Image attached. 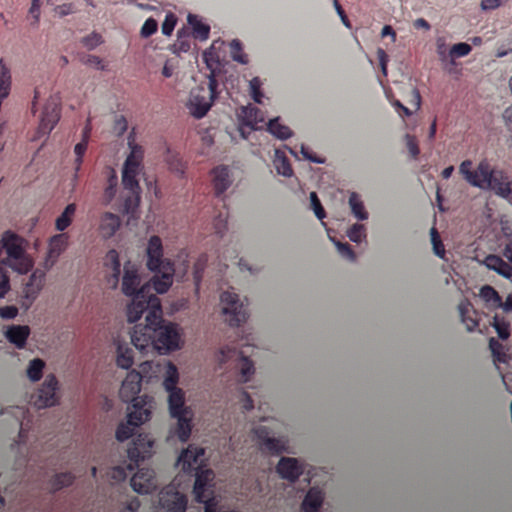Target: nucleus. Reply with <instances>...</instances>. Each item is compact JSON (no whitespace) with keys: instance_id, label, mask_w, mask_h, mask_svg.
<instances>
[{"instance_id":"obj_1","label":"nucleus","mask_w":512,"mask_h":512,"mask_svg":"<svg viewBox=\"0 0 512 512\" xmlns=\"http://www.w3.org/2000/svg\"><path fill=\"white\" fill-rule=\"evenodd\" d=\"M142 314H146L145 325H135L130 334V340L139 352L147 354L149 351H157L167 354L179 349V333L175 325L163 321L159 299L152 298L142 303L136 300L132 305H128L130 323L139 321Z\"/></svg>"},{"instance_id":"obj_2","label":"nucleus","mask_w":512,"mask_h":512,"mask_svg":"<svg viewBox=\"0 0 512 512\" xmlns=\"http://www.w3.org/2000/svg\"><path fill=\"white\" fill-rule=\"evenodd\" d=\"M104 267H106V283L110 289H116L120 283V290L123 295L132 298L129 306L135 301H149L159 298L156 294H160L154 289L153 279L149 282L141 284L139 268L131 261L125 262L123 267L118 259V252L114 249L107 251L104 257Z\"/></svg>"},{"instance_id":"obj_3","label":"nucleus","mask_w":512,"mask_h":512,"mask_svg":"<svg viewBox=\"0 0 512 512\" xmlns=\"http://www.w3.org/2000/svg\"><path fill=\"white\" fill-rule=\"evenodd\" d=\"M141 387V375L133 370L126 375L120 386L119 396L123 402H132L129 407L128 420L120 423L116 430V439L119 442L128 440L133 435V430L150 419V399L147 396L138 397Z\"/></svg>"},{"instance_id":"obj_4","label":"nucleus","mask_w":512,"mask_h":512,"mask_svg":"<svg viewBox=\"0 0 512 512\" xmlns=\"http://www.w3.org/2000/svg\"><path fill=\"white\" fill-rule=\"evenodd\" d=\"M459 173L470 186L490 190L498 197L512 200V179L503 169L493 166L488 160H480L476 168H473L471 160H466L460 163Z\"/></svg>"},{"instance_id":"obj_5","label":"nucleus","mask_w":512,"mask_h":512,"mask_svg":"<svg viewBox=\"0 0 512 512\" xmlns=\"http://www.w3.org/2000/svg\"><path fill=\"white\" fill-rule=\"evenodd\" d=\"M179 381V374L175 364L169 363L166 366L164 389L168 393V411L169 416L176 420L174 434L178 437L179 442L186 443L192 432V409L185 405V392L177 387Z\"/></svg>"},{"instance_id":"obj_6","label":"nucleus","mask_w":512,"mask_h":512,"mask_svg":"<svg viewBox=\"0 0 512 512\" xmlns=\"http://www.w3.org/2000/svg\"><path fill=\"white\" fill-rule=\"evenodd\" d=\"M28 242L20 235L6 230L0 239V264L18 274H26L33 267V261L26 252Z\"/></svg>"},{"instance_id":"obj_7","label":"nucleus","mask_w":512,"mask_h":512,"mask_svg":"<svg viewBox=\"0 0 512 512\" xmlns=\"http://www.w3.org/2000/svg\"><path fill=\"white\" fill-rule=\"evenodd\" d=\"M146 258V267L156 273L153 276L156 292L166 293L172 285L175 268L172 262L163 258L162 240L158 236L150 237L146 246Z\"/></svg>"},{"instance_id":"obj_8","label":"nucleus","mask_w":512,"mask_h":512,"mask_svg":"<svg viewBox=\"0 0 512 512\" xmlns=\"http://www.w3.org/2000/svg\"><path fill=\"white\" fill-rule=\"evenodd\" d=\"M207 86L198 85L189 92L186 109L195 119H202L211 110L213 102L218 98L221 90L216 76L208 74Z\"/></svg>"},{"instance_id":"obj_9","label":"nucleus","mask_w":512,"mask_h":512,"mask_svg":"<svg viewBox=\"0 0 512 512\" xmlns=\"http://www.w3.org/2000/svg\"><path fill=\"white\" fill-rule=\"evenodd\" d=\"M139 174V166H134L133 163L125 161L122 169V185L129 195L125 196L123 200V213L132 214L136 211L140 201V187L137 175Z\"/></svg>"},{"instance_id":"obj_10","label":"nucleus","mask_w":512,"mask_h":512,"mask_svg":"<svg viewBox=\"0 0 512 512\" xmlns=\"http://www.w3.org/2000/svg\"><path fill=\"white\" fill-rule=\"evenodd\" d=\"M194 495L198 503L204 504L205 512H237V511H220L216 506V500L211 496L212 491L209 484L213 479V472L210 469H195Z\"/></svg>"},{"instance_id":"obj_11","label":"nucleus","mask_w":512,"mask_h":512,"mask_svg":"<svg viewBox=\"0 0 512 512\" xmlns=\"http://www.w3.org/2000/svg\"><path fill=\"white\" fill-rule=\"evenodd\" d=\"M221 309L230 326H239L247 319V306L240 300L234 291H225L221 294Z\"/></svg>"},{"instance_id":"obj_12","label":"nucleus","mask_w":512,"mask_h":512,"mask_svg":"<svg viewBox=\"0 0 512 512\" xmlns=\"http://www.w3.org/2000/svg\"><path fill=\"white\" fill-rule=\"evenodd\" d=\"M234 358L237 360V369L240 370L241 381L245 383L254 374V364H252L244 352L226 346L221 348L217 355L218 364L220 365H224L227 361Z\"/></svg>"},{"instance_id":"obj_13","label":"nucleus","mask_w":512,"mask_h":512,"mask_svg":"<svg viewBox=\"0 0 512 512\" xmlns=\"http://www.w3.org/2000/svg\"><path fill=\"white\" fill-rule=\"evenodd\" d=\"M59 120V98L52 96L42 109L40 125H38V136H48Z\"/></svg>"},{"instance_id":"obj_14","label":"nucleus","mask_w":512,"mask_h":512,"mask_svg":"<svg viewBox=\"0 0 512 512\" xmlns=\"http://www.w3.org/2000/svg\"><path fill=\"white\" fill-rule=\"evenodd\" d=\"M186 496L175 489L174 486H167L159 493V512H185Z\"/></svg>"},{"instance_id":"obj_15","label":"nucleus","mask_w":512,"mask_h":512,"mask_svg":"<svg viewBox=\"0 0 512 512\" xmlns=\"http://www.w3.org/2000/svg\"><path fill=\"white\" fill-rule=\"evenodd\" d=\"M58 381L55 376L49 375L45 378L41 388L32 396V403L38 409L52 407L56 403V386Z\"/></svg>"},{"instance_id":"obj_16","label":"nucleus","mask_w":512,"mask_h":512,"mask_svg":"<svg viewBox=\"0 0 512 512\" xmlns=\"http://www.w3.org/2000/svg\"><path fill=\"white\" fill-rule=\"evenodd\" d=\"M130 486L138 494H150L157 489L156 477L150 468H141L130 479Z\"/></svg>"},{"instance_id":"obj_17","label":"nucleus","mask_w":512,"mask_h":512,"mask_svg":"<svg viewBox=\"0 0 512 512\" xmlns=\"http://www.w3.org/2000/svg\"><path fill=\"white\" fill-rule=\"evenodd\" d=\"M153 448V440L147 434H139L132 441V445L128 448V456L130 461L138 465L140 461L149 458L151 449Z\"/></svg>"},{"instance_id":"obj_18","label":"nucleus","mask_w":512,"mask_h":512,"mask_svg":"<svg viewBox=\"0 0 512 512\" xmlns=\"http://www.w3.org/2000/svg\"><path fill=\"white\" fill-rule=\"evenodd\" d=\"M280 478L295 483L304 472V464L297 458L282 457L276 466Z\"/></svg>"},{"instance_id":"obj_19","label":"nucleus","mask_w":512,"mask_h":512,"mask_svg":"<svg viewBox=\"0 0 512 512\" xmlns=\"http://www.w3.org/2000/svg\"><path fill=\"white\" fill-rule=\"evenodd\" d=\"M256 437L263 449L272 454H281L287 452V440L284 437H273L266 427L256 428Z\"/></svg>"},{"instance_id":"obj_20","label":"nucleus","mask_w":512,"mask_h":512,"mask_svg":"<svg viewBox=\"0 0 512 512\" xmlns=\"http://www.w3.org/2000/svg\"><path fill=\"white\" fill-rule=\"evenodd\" d=\"M205 450L196 446H188L184 451L179 454L178 467L184 472H191L200 469L202 465V457Z\"/></svg>"},{"instance_id":"obj_21","label":"nucleus","mask_w":512,"mask_h":512,"mask_svg":"<svg viewBox=\"0 0 512 512\" xmlns=\"http://www.w3.org/2000/svg\"><path fill=\"white\" fill-rule=\"evenodd\" d=\"M68 236L66 233L55 234L51 237L50 243H48L47 257H45L44 267L50 270L56 261H58L61 253L67 249Z\"/></svg>"},{"instance_id":"obj_22","label":"nucleus","mask_w":512,"mask_h":512,"mask_svg":"<svg viewBox=\"0 0 512 512\" xmlns=\"http://www.w3.org/2000/svg\"><path fill=\"white\" fill-rule=\"evenodd\" d=\"M241 127L240 131L244 133V129L259 130L264 125V118L261 111L255 106L248 105L241 108L240 115Z\"/></svg>"},{"instance_id":"obj_23","label":"nucleus","mask_w":512,"mask_h":512,"mask_svg":"<svg viewBox=\"0 0 512 512\" xmlns=\"http://www.w3.org/2000/svg\"><path fill=\"white\" fill-rule=\"evenodd\" d=\"M102 175L104 180L102 204L103 206H108L114 200L115 195H117L118 178L117 173L111 166L104 167Z\"/></svg>"},{"instance_id":"obj_24","label":"nucleus","mask_w":512,"mask_h":512,"mask_svg":"<svg viewBox=\"0 0 512 512\" xmlns=\"http://www.w3.org/2000/svg\"><path fill=\"white\" fill-rule=\"evenodd\" d=\"M212 185H214L215 195H223L231 186L232 178L228 166L220 165L211 171Z\"/></svg>"},{"instance_id":"obj_25","label":"nucleus","mask_w":512,"mask_h":512,"mask_svg":"<svg viewBox=\"0 0 512 512\" xmlns=\"http://www.w3.org/2000/svg\"><path fill=\"white\" fill-rule=\"evenodd\" d=\"M47 269L42 270L40 268L35 269L30 276V280H28L27 284H25L24 288V297L28 301L32 302L38 296V293L41 291L43 282L45 281V272Z\"/></svg>"},{"instance_id":"obj_26","label":"nucleus","mask_w":512,"mask_h":512,"mask_svg":"<svg viewBox=\"0 0 512 512\" xmlns=\"http://www.w3.org/2000/svg\"><path fill=\"white\" fill-rule=\"evenodd\" d=\"M482 264L505 279H510L512 277V267L500 256L488 255L483 259Z\"/></svg>"},{"instance_id":"obj_27","label":"nucleus","mask_w":512,"mask_h":512,"mask_svg":"<svg viewBox=\"0 0 512 512\" xmlns=\"http://www.w3.org/2000/svg\"><path fill=\"white\" fill-rule=\"evenodd\" d=\"M6 340L19 349H23L29 337L27 325H12L5 333Z\"/></svg>"},{"instance_id":"obj_28","label":"nucleus","mask_w":512,"mask_h":512,"mask_svg":"<svg viewBox=\"0 0 512 512\" xmlns=\"http://www.w3.org/2000/svg\"><path fill=\"white\" fill-rule=\"evenodd\" d=\"M186 21H188V25L192 29V37L200 41L208 40L209 31H211V28L207 23L202 21L201 17L195 14H188Z\"/></svg>"},{"instance_id":"obj_29","label":"nucleus","mask_w":512,"mask_h":512,"mask_svg":"<svg viewBox=\"0 0 512 512\" xmlns=\"http://www.w3.org/2000/svg\"><path fill=\"white\" fill-rule=\"evenodd\" d=\"M119 228L120 218L117 215L106 212L100 218V233H102L103 238L109 239L113 237Z\"/></svg>"},{"instance_id":"obj_30","label":"nucleus","mask_w":512,"mask_h":512,"mask_svg":"<svg viewBox=\"0 0 512 512\" xmlns=\"http://www.w3.org/2000/svg\"><path fill=\"white\" fill-rule=\"evenodd\" d=\"M323 502V493L317 487L310 488L302 502L303 512H317Z\"/></svg>"},{"instance_id":"obj_31","label":"nucleus","mask_w":512,"mask_h":512,"mask_svg":"<svg viewBox=\"0 0 512 512\" xmlns=\"http://www.w3.org/2000/svg\"><path fill=\"white\" fill-rule=\"evenodd\" d=\"M273 166L278 175L285 178L293 176V169H291L290 162L281 149L274 150Z\"/></svg>"},{"instance_id":"obj_32","label":"nucleus","mask_w":512,"mask_h":512,"mask_svg":"<svg viewBox=\"0 0 512 512\" xmlns=\"http://www.w3.org/2000/svg\"><path fill=\"white\" fill-rule=\"evenodd\" d=\"M11 85L12 75L10 74L9 66L0 59V99H6L9 96Z\"/></svg>"},{"instance_id":"obj_33","label":"nucleus","mask_w":512,"mask_h":512,"mask_svg":"<svg viewBox=\"0 0 512 512\" xmlns=\"http://www.w3.org/2000/svg\"><path fill=\"white\" fill-rule=\"evenodd\" d=\"M267 131H269L272 136L276 137L279 140H287L291 137V130L288 126H284L280 123V118L276 117L274 119H270L266 124Z\"/></svg>"},{"instance_id":"obj_34","label":"nucleus","mask_w":512,"mask_h":512,"mask_svg":"<svg viewBox=\"0 0 512 512\" xmlns=\"http://www.w3.org/2000/svg\"><path fill=\"white\" fill-rule=\"evenodd\" d=\"M116 364L119 368L129 369L133 365V350L121 343H117Z\"/></svg>"},{"instance_id":"obj_35","label":"nucleus","mask_w":512,"mask_h":512,"mask_svg":"<svg viewBox=\"0 0 512 512\" xmlns=\"http://www.w3.org/2000/svg\"><path fill=\"white\" fill-rule=\"evenodd\" d=\"M349 208H351V213L357 218L359 221H364L368 219V212H366L365 207L363 206L362 200H360L359 195L357 193H352L349 196Z\"/></svg>"},{"instance_id":"obj_36","label":"nucleus","mask_w":512,"mask_h":512,"mask_svg":"<svg viewBox=\"0 0 512 512\" xmlns=\"http://www.w3.org/2000/svg\"><path fill=\"white\" fill-rule=\"evenodd\" d=\"M74 481V476L70 472H61L52 477L50 486L52 492H57L65 487H68Z\"/></svg>"},{"instance_id":"obj_37","label":"nucleus","mask_w":512,"mask_h":512,"mask_svg":"<svg viewBox=\"0 0 512 512\" xmlns=\"http://www.w3.org/2000/svg\"><path fill=\"white\" fill-rule=\"evenodd\" d=\"M75 213V204H68L66 209H64L63 213L58 216L57 221H55V228L58 231H64L71 224V217Z\"/></svg>"},{"instance_id":"obj_38","label":"nucleus","mask_w":512,"mask_h":512,"mask_svg":"<svg viewBox=\"0 0 512 512\" xmlns=\"http://www.w3.org/2000/svg\"><path fill=\"white\" fill-rule=\"evenodd\" d=\"M45 367V362L40 358H35L31 360L30 364H28L27 368V376L28 379L32 382H37L42 377V370Z\"/></svg>"},{"instance_id":"obj_39","label":"nucleus","mask_w":512,"mask_h":512,"mask_svg":"<svg viewBox=\"0 0 512 512\" xmlns=\"http://www.w3.org/2000/svg\"><path fill=\"white\" fill-rule=\"evenodd\" d=\"M230 56L233 61L246 65L248 63L247 55L242 51V44L238 39L230 42Z\"/></svg>"},{"instance_id":"obj_40","label":"nucleus","mask_w":512,"mask_h":512,"mask_svg":"<svg viewBox=\"0 0 512 512\" xmlns=\"http://www.w3.org/2000/svg\"><path fill=\"white\" fill-rule=\"evenodd\" d=\"M261 86H263V82L259 77L251 78L250 82H248V91H250L251 99L258 104H263L264 94L261 91Z\"/></svg>"},{"instance_id":"obj_41","label":"nucleus","mask_w":512,"mask_h":512,"mask_svg":"<svg viewBox=\"0 0 512 512\" xmlns=\"http://www.w3.org/2000/svg\"><path fill=\"white\" fill-rule=\"evenodd\" d=\"M459 313L460 317H462V322L465 324L466 329H468L469 332L474 331L477 327V322L474 318H472L470 313V304L469 302H460L459 304Z\"/></svg>"},{"instance_id":"obj_42","label":"nucleus","mask_w":512,"mask_h":512,"mask_svg":"<svg viewBox=\"0 0 512 512\" xmlns=\"http://www.w3.org/2000/svg\"><path fill=\"white\" fill-rule=\"evenodd\" d=\"M346 235H348L349 240L351 242L360 243L366 238V232H365V226L359 223H355L349 228L348 232H346Z\"/></svg>"},{"instance_id":"obj_43","label":"nucleus","mask_w":512,"mask_h":512,"mask_svg":"<svg viewBox=\"0 0 512 512\" xmlns=\"http://www.w3.org/2000/svg\"><path fill=\"white\" fill-rule=\"evenodd\" d=\"M489 349H491L493 358H495L496 362H506V354L503 351V346L501 343H499V341L495 340L494 338L489 339Z\"/></svg>"},{"instance_id":"obj_44","label":"nucleus","mask_w":512,"mask_h":512,"mask_svg":"<svg viewBox=\"0 0 512 512\" xmlns=\"http://www.w3.org/2000/svg\"><path fill=\"white\" fill-rule=\"evenodd\" d=\"M493 329L498 333V337L501 338V340H506L509 337V323L503 318H499L498 316L493 318Z\"/></svg>"},{"instance_id":"obj_45","label":"nucleus","mask_w":512,"mask_h":512,"mask_svg":"<svg viewBox=\"0 0 512 512\" xmlns=\"http://www.w3.org/2000/svg\"><path fill=\"white\" fill-rule=\"evenodd\" d=\"M5 267V264L0 263V299L5 298L10 291L9 275H7Z\"/></svg>"},{"instance_id":"obj_46","label":"nucleus","mask_w":512,"mask_h":512,"mask_svg":"<svg viewBox=\"0 0 512 512\" xmlns=\"http://www.w3.org/2000/svg\"><path fill=\"white\" fill-rule=\"evenodd\" d=\"M471 52V46L468 43L460 42L450 48V56L452 58H462L469 55Z\"/></svg>"},{"instance_id":"obj_47","label":"nucleus","mask_w":512,"mask_h":512,"mask_svg":"<svg viewBox=\"0 0 512 512\" xmlns=\"http://www.w3.org/2000/svg\"><path fill=\"white\" fill-rule=\"evenodd\" d=\"M334 241V244L336 246V249H338L339 255L342 256V258L348 260V261H355V252H353L352 248H350L349 244L342 243L340 241Z\"/></svg>"},{"instance_id":"obj_48","label":"nucleus","mask_w":512,"mask_h":512,"mask_svg":"<svg viewBox=\"0 0 512 512\" xmlns=\"http://www.w3.org/2000/svg\"><path fill=\"white\" fill-rule=\"evenodd\" d=\"M310 206H312V210L313 213H315L316 218L322 220L326 217V213L320 204V200L317 197L316 192H310Z\"/></svg>"},{"instance_id":"obj_49","label":"nucleus","mask_w":512,"mask_h":512,"mask_svg":"<svg viewBox=\"0 0 512 512\" xmlns=\"http://www.w3.org/2000/svg\"><path fill=\"white\" fill-rule=\"evenodd\" d=\"M480 296L487 302L491 303H500L499 294H497L496 290L491 286H484L480 289Z\"/></svg>"},{"instance_id":"obj_50","label":"nucleus","mask_w":512,"mask_h":512,"mask_svg":"<svg viewBox=\"0 0 512 512\" xmlns=\"http://www.w3.org/2000/svg\"><path fill=\"white\" fill-rule=\"evenodd\" d=\"M87 145L88 142L85 140H81L74 146V154H76V174L78 173L79 169L81 168L82 163V157L85 154V151H87ZM77 178V176H74Z\"/></svg>"},{"instance_id":"obj_51","label":"nucleus","mask_w":512,"mask_h":512,"mask_svg":"<svg viewBox=\"0 0 512 512\" xmlns=\"http://www.w3.org/2000/svg\"><path fill=\"white\" fill-rule=\"evenodd\" d=\"M157 31V22L152 18L146 19L145 23H143L142 28H140V36L144 38H149L151 35L156 33Z\"/></svg>"},{"instance_id":"obj_52","label":"nucleus","mask_w":512,"mask_h":512,"mask_svg":"<svg viewBox=\"0 0 512 512\" xmlns=\"http://www.w3.org/2000/svg\"><path fill=\"white\" fill-rule=\"evenodd\" d=\"M430 235H432L434 254H436V256H438L439 258H443L445 253L444 246L440 241V237H438L437 230H435V228H432V230H430Z\"/></svg>"},{"instance_id":"obj_53","label":"nucleus","mask_w":512,"mask_h":512,"mask_svg":"<svg viewBox=\"0 0 512 512\" xmlns=\"http://www.w3.org/2000/svg\"><path fill=\"white\" fill-rule=\"evenodd\" d=\"M81 42H83L84 47L91 50V49L96 48L98 45H100L101 36L97 33H91V34L83 37V40H81Z\"/></svg>"},{"instance_id":"obj_54","label":"nucleus","mask_w":512,"mask_h":512,"mask_svg":"<svg viewBox=\"0 0 512 512\" xmlns=\"http://www.w3.org/2000/svg\"><path fill=\"white\" fill-rule=\"evenodd\" d=\"M176 19L173 14H168L165 17L164 23H162L161 30L162 34L170 36L173 29H175Z\"/></svg>"},{"instance_id":"obj_55","label":"nucleus","mask_w":512,"mask_h":512,"mask_svg":"<svg viewBox=\"0 0 512 512\" xmlns=\"http://www.w3.org/2000/svg\"><path fill=\"white\" fill-rule=\"evenodd\" d=\"M11 414L16 419L25 420L28 415V410L25 407H11L9 409H2L1 415Z\"/></svg>"},{"instance_id":"obj_56","label":"nucleus","mask_w":512,"mask_h":512,"mask_svg":"<svg viewBox=\"0 0 512 512\" xmlns=\"http://www.w3.org/2000/svg\"><path fill=\"white\" fill-rule=\"evenodd\" d=\"M132 150H130V154L128 155V158H126L125 161H130L133 164H135V167H140L141 162V156L143 155V152L141 151L140 146H130Z\"/></svg>"},{"instance_id":"obj_57","label":"nucleus","mask_w":512,"mask_h":512,"mask_svg":"<svg viewBox=\"0 0 512 512\" xmlns=\"http://www.w3.org/2000/svg\"><path fill=\"white\" fill-rule=\"evenodd\" d=\"M54 11L55 14L58 15V17L63 18L70 14L75 13V6L73 3H64L55 7Z\"/></svg>"},{"instance_id":"obj_58","label":"nucleus","mask_w":512,"mask_h":512,"mask_svg":"<svg viewBox=\"0 0 512 512\" xmlns=\"http://www.w3.org/2000/svg\"><path fill=\"white\" fill-rule=\"evenodd\" d=\"M109 477L116 483L122 482L127 477L126 469L120 466L113 467L109 472Z\"/></svg>"},{"instance_id":"obj_59","label":"nucleus","mask_w":512,"mask_h":512,"mask_svg":"<svg viewBox=\"0 0 512 512\" xmlns=\"http://www.w3.org/2000/svg\"><path fill=\"white\" fill-rule=\"evenodd\" d=\"M202 59H204L205 64H207L208 69H210V75H215V66L218 64V61L213 56V52L210 50L204 51L202 53Z\"/></svg>"},{"instance_id":"obj_60","label":"nucleus","mask_w":512,"mask_h":512,"mask_svg":"<svg viewBox=\"0 0 512 512\" xmlns=\"http://www.w3.org/2000/svg\"><path fill=\"white\" fill-rule=\"evenodd\" d=\"M506 2L507 0H482V2H480V8H482L483 11H492Z\"/></svg>"},{"instance_id":"obj_61","label":"nucleus","mask_w":512,"mask_h":512,"mask_svg":"<svg viewBox=\"0 0 512 512\" xmlns=\"http://www.w3.org/2000/svg\"><path fill=\"white\" fill-rule=\"evenodd\" d=\"M215 233L222 235L226 229V214L221 212L214 219Z\"/></svg>"},{"instance_id":"obj_62","label":"nucleus","mask_w":512,"mask_h":512,"mask_svg":"<svg viewBox=\"0 0 512 512\" xmlns=\"http://www.w3.org/2000/svg\"><path fill=\"white\" fill-rule=\"evenodd\" d=\"M406 146L408 149V152H410L411 157L413 159H416L419 154L418 144L415 140V137L412 135H406Z\"/></svg>"},{"instance_id":"obj_63","label":"nucleus","mask_w":512,"mask_h":512,"mask_svg":"<svg viewBox=\"0 0 512 512\" xmlns=\"http://www.w3.org/2000/svg\"><path fill=\"white\" fill-rule=\"evenodd\" d=\"M17 315V308L13 305L0 307V317L6 320L15 319Z\"/></svg>"},{"instance_id":"obj_64","label":"nucleus","mask_w":512,"mask_h":512,"mask_svg":"<svg viewBox=\"0 0 512 512\" xmlns=\"http://www.w3.org/2000/svg\"><path fill=\"white\" fill-rule=\"evenodd\" d=\"M166 161H168L169 167H171V169L178 173H183L182 162H180V159L176 155H168Z\"/></svg>"}]
</instances>
